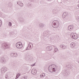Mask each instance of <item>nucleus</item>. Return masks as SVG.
I'll return each mask as SVG.
<instances>
[{
	"mask_svg": "<svg viewBox=\"0 0 79 79\" xmlns=\"http://www.w3.org/2000/svg\"><path fill=\"white\" fill-rule=\"evenodd\" d=\"M20 6H23V5H24V4L23 3L21 2V4L19 5Z\"/></svg>",
	"mask_w": 79,
	"mask_h": 79,
	"instance_id": "bb28decb",
	"label": "nucleus"
},
{
	"mask_svg": "<svg viewBox=\"0 0 79 79\" xmlns=\"http://www.w3.org/2000/svg\"><path fill=\"white\" fill-rule=\"evenodd\" d=\"M76 19L77 21H78V22H79V17H77L76 18Z\"/></svg>",
	"mask_w": 79,
	"mask_h": 79,
	"instance_id": "7c9ffc66",
	"label": "nucleus"
},
{
	"mask_svg": "<svg viewBox=\"0 0 79 79\" xmlns=\"http://www.w3.org/2000/svg\"><path fill=\"white\" fill-rule=\"evenodd\" d=\"M50 40L51 42H54V41H55V40H54V38H53V37H51L50 38Z\"/></svg>",
	"mask_w": 79,
	"mask_h": 79,
	"instance_id": "aec40b11",
	"label": "nucleus"
},
{
	"mask_svg": "<svg viewBox=\"0 0 79 79\" xmlns=\"http://www.w3.org/2000/svg\"><path fill=\"white\" fill-rule=\"evenodd\" d=\"M8 26H10V27H11V26H12V23L11 22H9L8 23Z\"/></svg>",
	"mask_w": 79,
	"mask_h": 79,
	"instance_id": "4be33fe9",
	"label": "nucleus"
},
{
	"mask_svg": "<svg viewBox=\"0 0 79 79\" xmlns=\"http://www.w3.org/2000/svg\"><path fill=\"white\" fill-rule=\"evenodd\" d=\"M21 3V2L19 1H18L17 2V4H18V5H19Z\"/></svg>",
	"mask_w": 79,
	"mask_h": 79,
	"instance_id": "393cba45",
	"label": "nucleus"
},
{
	"mask_svg": "<svg viewBox=\"0 0 79 79\" xmlns=\"http://www.w3.org/2000/svg\"><path fill=\"white\" fill-rule=\"evenodd\" d=\"M18 77H17L16 76V78H15V79H18Z\"/></svg>",
	"mask_w": 79,
	"mask_h": 79,
	"instance_id": "e433bc0d",
	"label": "nucleus"
},
{
	"mask_svg": "<svg viewBox=\"0 0 79 79\" xmlns=\"http://www.w3.org/2000/svg\"><path fill=\"white\" fill-rule=\"evenodd\" d=\"M44 32H46V33L47 34V33L48 34H49L50 33V31H45Z\"/></svg>",
	"mask_w": 79,
	"mask_h": 79,
	"instance_id": "473e14b6",
	"label": "nucleus"
},
{
	"mask_svg": "<svg viewBox=\"0 0 79 79\" xmlns=\"http://www.w3.org/2000/svg\"><path fill=\"white\" fill-rule=\"evenodd\" d=\"M53 64H52V65H50L48 67V70L50 72H51V73H52V72L53 68Z\"/></svg>",
	"mask_w": 79,
	"mask_h": 79,
	"instance_id": "1a4fd4ad",
	"label": "nucleus"
},
{
	"mask_svg": "<svg viewBox=\"0 0 79 79\" xmlns=\"http://www.w3.org/2000/svg\"><path fill=\"white\" fill-rule=\"evenodd\" d=\"M20 23H24V20L23 19H21L20 20Z\"/></svg>",
	"mask_w": 79,
	"mask_h": 79,
	"instance_id": "5701e85b",
	"label": "nucleus"
},
{
	"mask_svg": "<svg viewBox=\"0 0 79 79\" xmlns=\"http://www.w3.org/2000/svg\"><path fill=\"white\" fill-rule=\"evenodd\" d=\"M47 34L46 33V32L44 31L43 33V37H47Z\"/></svg>",
	"mask_w": 79,
	"mask_h": 79,
	"instance_id": "f3484780",
	"label": "nucleus"
},
{
	"mask_svg": "<svg viewBox=\"0 0 79 79\" xmlns=\"http://www.w3.org/2000/svg\"><path fill=\"white\" fill-rule=\"evenodd\" d=\"M5 77L6 79H8L9 78V77H8V75H6L5 76Z\"/></svg>",
	"mask_w": 79,
	"mask_h": 79,
	"instance_id": "a878e982",
	"label": "nucleus"
},
{
	"mask_svg": "<svg viewBox=\"0 0 79 79\" xmlns=\"http://www.w3.org/2000/svg\"><path fill=\"white\" fill-rule=\"evenodd\" d=\"M21 73H18L16 75V77H19V76H21Z\"/></svg>",
	"mask_w": 79,
	"mask_h": 79,
	"instance_id": "b1692460",
	"label": "nucleus"
},
{
	"mask_svg": "<svg viewBox=\"0 0 79 79\" xmlns=\"http://www.w3.org/2000/svg\"><path fill=\"white\" fill-rule=\"evenodd\" d=\"M58 52V49L57 48H54V53H56Z\"/></svg>",
	"mask_w": 79,
	"mask_h": 79,
	"instance_id": "dca6fc26",
	"label": "nucleus"
},
{
	"mask_svg": "<svg viewBox=\"0 0 79 79\" xmlns=\"http://www.w3.org/2000/svg\"><path fill=\"white\" fill-rule=\"evenodd\" d=\"M52 24L54 28H57L59 26L60 23L57 20H55L52 22Z\"/></svg>",
	"mask_w": 79,
	"mask_h": 79,
	"instance_id": "f257e3e1",
	"label": "nucleus"
},
{
	"mask_svg": "<svg viewBox=\"0 0 79 79\" xmlns=\"http://www.w3.org/2000/svg\"><path fill=\"white\" fill-rule=\"evenodd\" d=\"M53 65H54L53 66V68L54 69H56H56H57L58 67L55 64H53Z\"/></svg>",
	"mask_w": 79,
	"mask_h": 79,
	"instance_id": "412c9836",
	"label": "nucleus"
},
{
	"mask_svg": "<svg viewBox=\"0 0 79 79\" xmlns=\"http://www.w3.org/2000/svg\"><path fill=\"white\" fill-rule=\"evenodd\" d=\"M60 47L63 49H65V48H66V46L64 44H60Z\"/></svg>",
	"mask_w": 79,
	"mask_h": 79,
	"instance_id": "4468645a",
	"label": "nucleus"
},
{
	"mask_svg": "<svg viewBox=\"0 0 79 79\" xmlns=\"http://www.w3.org/2000/svg\"><path fill=\"white\" fill-rule=\"evenodd\" d=\"M52 49L53 47L50 46L47 47L46 48V50L47 51H49V52H50V51H51V50Z\"/></svg>",
	"mask_w": 79,
	"mask_h": 79,
	"instance_id": "9d476101",
	"label": "nucleus"
},
{
	"mask_svg": "<svg viewBox=\"0 0 79 79\" xmlns=\"http://www.w3.org/2000/svg\"><path fill=\"white\" fill-rule=\"evenodd\" d=\"M71 37L74 39H77L79 37V35L76 33H72L70 35Z\"/></svg>",
	"mask_w": 79,
	"mask_h": 79,
	"instance_id": "7ed1b4c3",
	"label": "nucleus"
},
{
	"mask_svg": "<svg viewBox=\"0 0 79 79\" xmlns=\"http://www.w3.org/2000/svg\"><path fill=\"white\" fill-rule=\"evenodd\" d=\"M58 10L57 9H56V10H55V13H58Z\"/></svg>",
	"mask_w": 79,
	"mask_h": 79,
	"instance_id": "cd10ccee",
	"label": "nucleus"
},
{
	"mask_svg": "<svg viewBox=\"0 0 79 79\" xmlns=\"http://www.w3.org/2000/svg\"><path fill=\"white\" fill-rule=\"evenodd\" d=\"M33 0H31V2H32V1H33Z\"/></svg>",
	"mask_w": 79,
	"mask_h": 79,
	"instance_id": "4c0bfd02",
	"label": "nucleus"
},
{
	"mask_svg": "<svg viewBox=\"0 0 79 79\" xmlns=\"http://www.w3.org/2000/svg\"><path fill=\"white\" fill-rule=\"evenodd\" d=\"M31 73L33 74H35L37 73V70L35 69H33L31 70Z\"/></svg>",
	"mask_w": 79,
	"mask_h": 79,
	"instance_id": "ddd939ff",
	"label": "nucleus"
},
{
	"mask_svg": "<svg viewBox=\"0 0 79 79\" xmlns=\"http://www.w3.org/2000/svg\"><path fill=\"white\" fill-rule=\"evenodd\" d=\"M0 61L2 63H5L6 62V60L5 58L2 57L0 60Z\"/></svg>",
	"mask_w": 79,
	"mask_h": 79,
	"instance_id": "9b49d317",
	"label": "nucleus"
},
{
	"mask_svg": "<svg viewBox=\"0 0 79 79\" xmlns=\"http://www.w3.org/2000/svg\"><path fill=\"white\" fill-rule=\"evenodd\" d=\"M52 70L54 72H55L56 71V69H54V68H53H53H52Z\"/></svg>",
	"mask_w": 79,
	"mask_h": 79,
	"instance_id": "c85d7f7f",
	"label": "nucleus"
},
{
	"mask_svg": "<svg viewBox=\"0 0 79 79\" xmlns=\"http://www.w3.org/2000/svg\"><path fill=\"white\" fill-rule=\"evenodd\" d=\"M45 24L44 23H40L39 24V26L40 28H43L45 27Z\"/></svg>",
	"mask_w": 79,
	"mask_h": 79,
	"instance_id": "f8f14e48",
	"label": "nucleus"
},
{
	"mask_svg": "<svg viewBox=\"0 0 79 79\" xmlns=\"http://www.w3.org/2000/svg\"><path fill=\"white\" fill-rule=\"evenodd\" d=\"M35 66V64H33L32 65H31V66L32 67V66Z\"/></svg>",
	"mask_w": 79,
	"mask_h": 79,
	"instance_id": "c9c22d12",
	"label": "nucleus"
},
{
	"mask_svg": "<svg viewBox=\"0 0 79 79\" xmlns=\"http://www.w3.org/2000/svg\"><path fill=\"white\" fill-rule=\"evenodd\" d=\"M70 46L72 48H74L76 47V43L74 42H72L70 44Z\"/></svg>",
	"mask_w": 79,
	"mask_h": 79,
	"instance_id": "0eeeda50",
	"label": "nucleus"
},
{
	"mask_svg": "<svg viewBox=\"0 0 79 79\" xmlns=\"http://www.w3.org/2000/svg\"><path fill=\"white\" fill-rule=\"evenodd\" d=\"M53 47L54 48H56V46L55 45H53Z\"/></svg>",
	"mask_w": 79,
	"mask_h": 79,
	"instance_id": "f704fd0d",
	"label": "nucleus"
},
{
	"mask_svg": "<svg viewBox=\"0 0 79 79\" xmlns=\"http://www.w3.org/2000/svg\"><path fill=\"white\" fill-rule=\"evenodd\" d=\"M2 21H1V20H0V27H1V26H2Z\"/></svg>",
	"mask_w": 79,
	"mask_h": 79,
	"instance_id": "72a5a7b5",
	"label": "nucleus"
},
{
	"mask_svg": "<svg viewBox=\"0 0 79 79\" xmlns=\"http://www.w3.org/2000/svg\"><path fill=\"white\" fill-rule=\"evenodd\" d=\"M22 79H27V78L26 77L24 76L22 78Z\"/></svg>",
	"mask_w": 79,
	"mask_h": 79,
	"instance_id": "2f4dec72",
	"label": "nucleus"
},
{
	"mask_svg": "<svg viewBox=\"0 0 79 79\" xmlns=\"http://www.w3.org/2000/svg\"><path fill=\"white\" fill-rule=\"evenodd\" d=\"M68 15V12H64L63 13L62 15V17L64 19H65L66 17H67V16Z\"/></svg>",
	"mask_w": 79,
	"mask_h": 79,
	"instance_id": "6e6552de",
	"label": "nucleus"
},
{
	"mask_svg": "<svg viewBox=\"0 0 79 79\" xmlns=\"http://www.w3.org/2000/svg\"><path fill=\"white\" fill-rule=\"evenodd\" d=\"M32 47H33V44L32 43L29 42L28 44V46L26 48V50H31V49H32Z\"/></svg>",
	"mask_w": 79,
	"mask_h": 79,
	"instance_id": "20e7f679",
	"label": "nucleus"
},
{
	"mask_svg": "<svg viewBox=\"0 0 79 79\" xmlns=\"http://www.w3.org/2000/svg\"><path fill=\"white\" fill-rule=\"evenodd\" d=\"M2 46L4 48H9L10 47V44L8 43H4L2 45Z\"/></svg>",
	"mask_w": 79,
	"mask_h": 79,
	"instance_id": "f03ea898",
	"label": "nucleus"
},
{
	"mask_svg": "<svg viewBox=\"0 0 79 79\" xmlns=\"http://www.w3.org/2000/svg\"><path fill=\"white\" fill-rule=\"evenodd\" d=\"M6 68L5 67H3L1 69V74L2 76L3 75V74L6 72Z\"/></svg>",
	"mask_w": 79,
	"mask_h": 79,
	"instance_id": "423d86ee",
	"label": "nucleus"
},
{
	"mask_svg": "<svg viewBox=\"0 0 79 79\" xmlns=\"http://www.w3.org/2000/svg\"><path fill=\"white\" fill-rule=\"evenodd\" d=\"M10 55L11 56H14V53H10Z\"/></svg>",
	"mask_w": 79,
	"mask_h": 79,
	"instance_id": "c756f323",
	"label": "nucleus"
},
{
	"mask_svg": "<svg viewBox=\"0 0 79 79\" xmlns=\"http://www.w3.org/2000/svg\"><path fill=\"white\" fill-rule=\"evenodd\" d=\"M16 47L17 48H23V44L21 42H18L16 44Z\"/></svg>",
	"mask_w": 79,
	"mask_h": 79,
	"instance_id": "39448f33",
	"label": "nucleus"
},
{
	"mask_svg": "<svg viewBox=\"0 0 79 79\" xmlns=\"http://www.w3.org/2000/svg\"><path fill=\"white\" fill-rule=\"evenodd\" d=\"M73 26L72 25H70L68 27V30L69 31H71L73 30Z\"/></svg>",
	"mask_w": 79,
	"mask_h": 79,
	"instance_id": "2eb2a0df",
	"label": "nucleus"
},
{
	"mask_svg": "<svg viewBox=\"0 0 79 79\" xmlns=\"http://www.w3.org/2000/svg\"><path fill=\"white\" fill-rule=\"evenodd\" d=\"M14 56L16 57L18 56V54L16 52L14 53Z\"/></svg>",
	"mask_w": 79,
	"mask_h": 79,
	"instance_id": "6ab92c4d",
	"label": "nucleus"
},
{
	"mask_svg": "<svg viewBox=\"0 0 79 79\" xmlns=\"http://www.w3.org/2000/svg\"><path fill=\"white\" fill-rule=\"evenodd\" d=\"M45 74L44 73H41L40 75V77H45Z\"/></svg>",
	"mask_w": 79,
	"mask_h": 79,
	"instance_id": "a211bd4d",
	"label": "nucleus"
}]
</instances>
